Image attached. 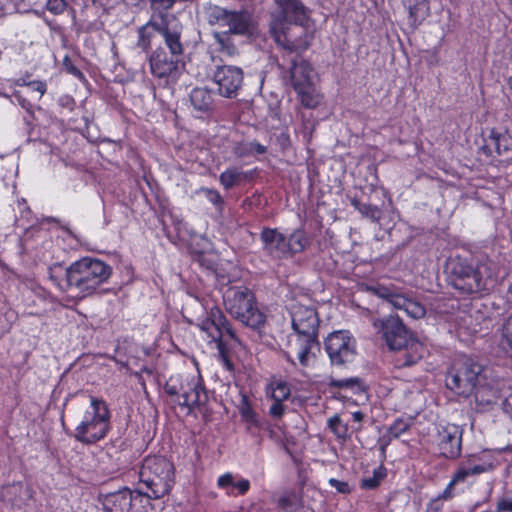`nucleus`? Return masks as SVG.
Returning <instances> with one entry per match:
<instances>
[{"label":"nucleus","instance_id":"f257e3e1","mask_svg":"<svg viewBox=\"0 0 512 512\" xmlns=\"http://www.w3.org/2000/svg\"><path fill=\"white\" fill-rule=\"evenodd\" d=\"M448 284L460 295L481 298L489 295L498 283L493 262L455 255L446 262Z\"/></svg>","mask_w":512,"mask_h":512},{"label":"nucleus","instance_id":"f03ea898","mask_svg":"<svg viewBox=\"0 0 512 512\" xmlns=\"http://www.w3.org/2000/svg\"><path fill=\"white\" fill-rule=\"evenodd\" d=\"M112 273L109 264L94 257H83L67 268L61 264L49 268V278L60 291L75 288L82 297L92 295Z\"/></svg>","mask_w":512,"mask_h":512},{"label":"nucleus","instance_id":"7ed1b4c3","mask_svg":"<svg viewBox=\"0 0 512 512\" xmlns=\"http://www.w3.org/2000/svg\"><path fill=\"white\" fill-rule=\"evenodd\" d=\"M319 324L317 310L312 306L294 305L292 310V328L294 334L288 337L284 358L292 366L302 368L310 366L315 359L313 349L319 350Z\"/></svg>","mask_w":512,"mask_h":512},{"label":"nucleus","instance_id":"20e7f679","mask_svg":"<svg viewBox=\"0 0 512 512\" xmlns=\"http://www.w3.org/2000/svg\"><path fill=\"white\" fill-rule=\"evenodd\" d=\"M373 326L390 350L403 351L397 358L399 367H410L423 357L424 345L405 326L398 316L376 319Z\"/></svg>","mask_w":512,"mask_h":512},{"label":"nucleus","instance_id":"39448f33","mask_svg":"<svg viewBox=\"0 0 512 512\" xmlns=\"http://www.w3.org/2000/svg\"><path fill=\"white\" fill-rule=\"evenodd\" d=\"M164 391L169 396L171 404L185 411L186 415L208 411L210 392L200 374L172 375L166 381Z\"/></svg>","mask_w":512,"mask_h":512},{"label":"nucleus","instance_id":"423d86ee","mask_svg":"<svg viewBox=\"0 0 512 512\" xmlns=\"http://www.w3.org/2000/svg\"><path fill=\"white\" fill-rule=\"evenodd\" d=\"M198 327L207 335L210 343L216 344L218 357L223 366L228 371L234 370L231 353L233 344H240V340L224 311L216 305L206 309Z\"/></svg>","mask_w":512,"mask_h":512},{"label":"nucleus","instance_id":"0eeeda50","mask_svg":"<svg viewBox=\"0 0 512 512\" xmlns=\"http://www.w3.org/2000/svg\"><path fill=\"white\" fill-rule=\"evenodd\" d=\"M111 418L108 403L102 397L89 395V407L71 436L83 445H94L111 431Z\"/></svg>","mask_w":512,"mask_h":512},{"label":"nucleus","instance_id":"6e6552de","mask_svg":"<svg viewBox=\"0 0 512 512\" xmlns=\"http://www.w3.org/2000/svg\"><path fill=\"white\" fill-rule=\"evenodd\" d=\"M174 475V465L165 456L148 455L143 459L139 483L146 487L144 495L148 497V503L170 493L174 485Z\"/></svg>","mask_w":512,"mask_h":512},{"label":"nucleus","instance_id":"1a4fd4ad","mask_svg":"<svg viewBox=\"0 0 512 512\" xmlns=\"http://www.w3.org/2000/svg\"><path fill=\"white\" fill-rule=\"evenodd\" d=\"M226 311L245 326L260 331L266 315L259 309L254 292L244 285L229 286L223 294Z\"/></svg>","mask_w":512,"mask_h":512},{"label":"nucleus","instance_id":"9d476101","mask_svg":"<svg viewBox=\"0 0 512 512\" xmlns=\"http://www.w3.org/2000/svg\"><path fill=\"white\" fill-rule=\"evenodd\" d=\"M483 371L484 367L472 358L457 359L447 372L446 386L460 396L469 397L474 395L477 402L483 401L480 399L485 391V385L482 382L486 378Z\"/></svg>","mask_w":512,"mask_h":512},{"label":"nucleus","instance_id":"9b49d317","mask_svg":"<svg viewBox=\"0 0 512 512\" xmlns=\"http://www.w3.org/2000/svg\"><path fill=\"white\" fill-rule=\"evenodd\" d=\"M260 240L264 253L276 261L293 258L311 244V239L303 228L294 229L286 236L277 228L263 227Z\"/></svg>","mask_w":512,"mask_h":512},{"label":"nucleus","instance_id":"f8f14e48","mask_svg":"<svg viewBox=\"0 0 512 512\" xmlns=\"http://www.w3.org/2000/svg\"><path fill=\"white\" fill-rule=\"evenodd\" d=\"M290 83L300 104L306 109L317 108L323 95L314 81V68L308 60L296 56L290 67Z\"/></svg>","mask_w":512,"mask_h":512},{"label":"nucleus","instance_id":"ddd939ff","mask_svg":"<svg viewBox=\"0 0 512 512\" xmlns=\"http://www.w3.org/2000/svg\"><path fill=\"white\" fill-rule=\"evenodd\" d=\"M99 502L104 512H149L152 509L143 490H132L126 486L114 492L101 493Z\"/></svg>","mask_w":512,"mask_h":512},{"label":"nucleus","instance_id":"4468645a","mask_svg":"<svg viewBox=\"0 0 512 512\" xmlns=\"http://www.w3.org/2000/svg\"><path fill=\"white\" fill-rule=\"evenodd\" d=\"M475 458L478 457L476 455H470L467 460L458 463L450 477V481L441 492L442 498L452 500L455 496L464 493L472 486L473 481L470 480L472 477L494 469L493 462L475 464L473 463Z\"/></svg>","mask_w":512,"mask_h":512},{"label":"nucleus","instance_id":"2eb2a0df","mask_svg":"<svg viewBox=\"0 0 512 512\" xmlns=\"http://www.w3.org/2000/svg\"><path fill=\"white\" fill-rule=\"evenodd\" d=\"M210 18L212 23L227 26L228 30L225 32L230 35L251 38L257 31V22L253 14L247 10H228L215 6Z\"/></svg>","mask_w":512,"mask_h":512},{"label":"nucleus","instance_id":"dca6fc26","mask_svg":"<svg viewBox=\"0 0 512 512\" xmlns=\"http://www.w3.org/2000/svg\"><path fill=\"white\" fill-rule=\"evenodd\" d=\"M270 33L279 46L291 53H296V56L305 52L310 46L308 33L304 24L272 21Z\"/></svg>","mask_w":512,"mask_h":512},{"label":"nucleus","instance_id":"f3484780","mask_svg":"<svg viewBox=\"0 0 512 512\" xmlns=\"http://www.w3.org/2000/svg\"><path fill=\"white\" fill-rule=\"evenodd\" d=\"M325 350L333 365L351 363L356 356V340L348 331H335L325 340Z\"/></svg>","mask_w":512,"mask_h":512},{"label":"nucleus","instance_id":"a211bd4d","mask_svg":"<svg viewBox=\"0 0 512 512\" xmlns=\"http://www.w3.org/2000/svg\"><path fill=\"white\" fill-rule=\"evenodd\" d=\"M479 150L486 157L492 159L504 157V160L508 161L512 159V135L508 130L487 129L482 132V143Z\"/></svg>","mask_w":512,"mask_h":512},{"label":"nucleus","instance_id":"6ab92c4d","mask_svg":"<svg viewBox=\"0 0 512 512\" xmlns=\"http://www.w3.org/2000/svg\"><path fill=\"white\" fill-rule=\"evenodd\" d=\"M214 81L221 96L234 98L243 83V70L237 66H219L214 72Z\"/></svg>","mask_w":512,"mask_h":512},{"label":"nucleus","instance_id":"aec40b11","mask_svg":"<svg viewBox=\"0 0 512 512\" xmlns=\"http://www.w3.org/2000/svg\"><path fill=\"white\" fill-rule=\"evenodd\" d=\"M462 429L456 424L448 423L438 431V449L446 458L455 460L462 453Z\"/></svg>","mask_w":512,"mask_h":512},{"label":"nucleus","instance_id":"412c9836","mask_svg":"<svg viewBox=\"0 0 512 512\" xmlns=\"http://www.w3.org/2000/svg\"><path fill=\"white\" fill-rule=\"evenodd\" d=\"M149 64L153 76L165 78L178 69L179 59L174 55H168L162 47H158L151 53Z\"/></svg>","mask_w":512,"mask_h":512},{"label":"nucleus","instance_id":"4be33fe9","mask_svg":"<svg viewBox=\"0 0 512 512\" xmlns=\"http://www.w3.org/2000/svg\"><path fill=\"white\" fill-rule=\"evenodd\" d=\"M280 8L281 14L273 21H286L291 24H305L307 14L305 6L300 0H274Z\"/></svg>","mask_w":512,"mask_h":512},{"label":"nucleus","instance_id":"5701e85b","mask_svg":"<svg viewBox=\"0 0 512 512\" xmlns=\"http://www.w3.org/2000/svg\"><path fill=\"white\" fill-rule=\"evenodd\" d=\"M240 416L246 424L247 431L256 436L267 426V422L260 419L259 415L253 409L249 396L241 393V400L238 406Z\"/></svg>","mask_w":512,"mask_h":512},{"label":"nucleus","instance_id":"b1692460","mask_svg":"<svg viewBox=\"0 0 512 512\" xmlns=\"http://www.w3.org/2000/svg\"><path fill=\"white\" fill-rule=\"evenodd\" d=\"M217 487L225 490L227 496H244L250 490V481L246 478H240L235 481L234 476L230 472L220 475L217 479Z\"/></svg>","mask_w":512,"mask_h":512},{"label":"nucleus","instance_id":"393cba45","mask_svg":"<svg viewBox=\"0 0 512 512\" xmlns=\"http://www.w3.org/2000/svg\"><path fill=\"white\" fill-rule=\"evenodd\" d=\"M252 178V171H243L239 167L231 166L219 175V182L225 190H230L242 183L251 181Z\"/></svg>","mask_w":512,"mask_h":512},{"label":"nucleus","instance_id":"a878e982","mask_svg":"<svg viewBox=\"0 0 512 512\" xmlns=\"http://www.w3.org/2000/svg\"><path fill=\"white\" fill-rule=\"evenodd\" d=\"M413 425V418L411 417H398L393 423L387 428L386 432L380 438L381 449L384 451L385 448L391 443L392 440L398 439L400 436L405 434Z\"/></svg>","mask_w":512,"mask_h":512},{"label":"nucleus","instance_id":"bb28decb","mask_svg":"<svg viewBox=\"0 0 512 512\" xmlns=\"http://www.w3.org/2000/svg\"><path fill=\"white\" fill-rule=\"evenodd\" d=\"M232 152L237 158L244 159L265 154L267 147L257 140H241L234 143Z\"/></svg>","mask_w":512,"mask_h":512},{"label":"nucleus","instance_id":"cd10ccee","mask_svg":"<svg viewBox=\"0 0 512 512\" xmlns=\"http://www.w3.org/2000/svg\"><path fill=\"white\" fill-rule=\"evenodd\" d=\"M161 26L153 20H149L144 25L140 26L137 30V42L136 46L141 49L143 52H148L151 48L152 39L155 37V34L158 33L161 35Z\"/></svg>","mask_w":512,"mask_h":512},{"label":"nucleus","instance_id":"c85d7f7f","mask_svg":"<svg viewBox=\"0 0 512 512\" xmlns=\"http://www.w3.org/2000/svg\"><path fill=\"white\" fill-rule=\"evenodd\" d=\"M190 101L194 109L209 113L213 110V95L207 88L196 87L190 93Z\"/></svg>","mask_w":512,"mask_h":512},{"label":"nucleus","instance_id":"c756f323","mask_svg":"<svg viewBox=\"0 0 512 512\" xmlns=\"http://www.w3.org/2000/svg\"><path fill=\"white\" fill-rule=\"evenodd\" d=\"M277 507L283 512H299L303 506V497L301 491H285L277 499Z\"/></svg>","mask_w":512,"mask_h":512},{"label":"nucleus","instance_id":"7c9ffc66","mask_svg":"<svg viewBox=\"0 0 512 512\" xmlns=\"http://www.w3.org/2000/svg\"><path fill=\"white\" fill-rule=\"evenodd\" d=\"M430 15V4L427 0H415L408 7V19L413 29L418 28Z\"/></svg>","mask_w":512,"mask_h":512},{"label":"nucleus","instance_id":"2f4dec72","mask_svg":"<svg viewBox=\"0 0 512 512\" xmlns=\"http://www.w3.org/2000/svg\"><path fill=\"white\" fill-rule=\"evenodd\" d=\"M394 308L403 310L408 316L414 319H419L426 313L423 305L413 299L405 297L403 294L396 297V304Z\"/></svg>","mask_w":512,"mask_h":512},{"label":"nucleus","instance_id":"473e14b6","mask_svg":"<svg viewBox=\"0 0 512 512\" xmlns=\"http://www.w3.org/2000/svg\"><path fill=\"white\" fill-rule=\"evenodd\" d=\"M161 36L164 38L165 44L170 50V54L179 58L183 53L180 33L177 31H171L168 24L164 22L161 26Z\"/></svg>","mask_w":512,"mask_h":512},{"label":"nucleus","instance_id":"72a5a7b5","mask_svg":"<svg viewBox=\"0 0 512 512\" xmlns=\"http://www.w3.org/2000/svg\"><path fill=\"white\" fill-rule=\"evenodd\" d=\"M350 204L355 210H357L363 217L370 219L374 223H379L383 212L382 210L372 204L362 203L358 198L354 197L350 199Z\"/></svg>","mask_w":512,"mask_h":512},{"label":"nucleus","instance_id":"f704fd0d","mask_svg":"<svg viewBox=\"0 0 512 512\" xmlns=\"http://www.w3.org/2000/svg\"><path fill=\"white\" fill-rule=\"evenodd\" d=\"M387 476V468L383 464H380L373 470L372 476L364 477L361 479L360 487L364 490L377 489Z\"/></svg>","mask_w":512,"mask_h":512},{"label":"nucleus","instance_id":"c9c22d12","mask_svg":"<svg viewBox=\"0 0 512 512\" xmlns=\"http://www.w3.org/2000/svg\"><path fill=\"white\" fill-rule=\"evenodd\" d=\"M329 386L344 390H351L354 394H360L364 390L363 381L357 377L331 379Z\"/></svg>","mask_w":512,"mask_h":512},{"label":"nucleus","instance_id":"e433bc0d","mask_svg":"<svg viewBox=\"0 0 512 512\" xmlns=\"http://www.w3.org/2000/svg\"><path fill=\"white\" fill-rule=\"evenodd\" d=\"M57 104L59 106V113L68 117L69 122H76V118L72 116L78 109L76 101L73 96L63 94L58 98Z\"/></svg>","mask_w":512,"mask_h":512},{"label":"nucleus","instance_id":"4c0bfd02","mask_svg":"<svg viewBox=\"0 0 512 512\" xmlns=\"http://www.w3.org/2000/svg\"><path fill=\"white\" fill-rule=\"evenodd\" d=\"M327 426L338 439L347 440L351 437L348 424L337 414L328 419Z\"/></svg>","mask_w":512,"mask_h":512},{"label":"nucleus","instance_id":"58836bf2","mask_svg":"<svg viewBox=\"0 0 512 512\" xmlns=\"http://www.w3.org/2000/svg\"><path fill=\"white\" fill-rule=\"evenodd\" d=\"M230 36V34L224 31L215 32L213 34L216 43L219 45L220 51L228 56H234L237 53V47Z\"/></svg>","mask_w":512,"mask_h":512},{"label":"nucleus","instance_id":"ea45409f","mask_svg":"<svg viewBox=\"0 0 512 512\" xmlns=\"http://www.w3.org/2000/svg\"><path fill=\"white\" fill-rule=\"evenodd\" d=\"M366 290L377 297L386 300L388 303L392 304L393 307H395L396 304V297L400 296V293H397L393 289L383 285L366 286Z\"/></svg>","mask_w":512,"mask_h":512},{"label":"nucleus","instance_id":"a19ab883","mask_svg":"<svg viewBox=\"0 0 512 512\" xmlns=\"http://www.w3.org/2000/svg\"><path fill=\"white\" fill-rule=\"evenodd\" d=\"M271 398L273 400L285 401L291 395V389L286 381L278 380L272 382L271 385Z\"/></svg>","mask_w":512,"mask_h":512},{"label":"nucleus","instance_id":"79ce46f5","mask_svg":"<svg viewBox=\"0 0 512 512\" xmlns=\"http://www.w3.org/2000/svg\"><path fill=\"white\" fill-rule=\"evenodd\" d=\"M501 346L512 357V314L502 326Z\"/></svg>","mask_w":512,"mask_h":512},{"label":"nucleus","instance_id":"37998d69","mask_svg":"<svg viewBox=\"0 0 512 512\" xmlns=\"http://www.w3.org/2000/svg\"><path fill=\"white\" fill-rule=\"evenodd\" d=\"M205 196V198L214 205V207L218 211H222L224 209L225 201L220 192L214 188L202 187L200 189Z\"/></svg>","mask_w":512,"mask_h":512},{"label":"nucleus","instance_id":"c03bdc74","mask_svg":"<svg viewBox=\"0 0 512 512\" xmlns=\"http://www.w3.org/2000/svg\"><path fill=\"white\" fill-rule=\"evenodd\" d=\"M63 65L67 73L71 74L82 82L86 81L84 73L73 63V61L68 56L63 59Z\"/></svg>","mask_w":512,"mask_h":512},{"label":"nucleus","instance_id":"a18cd8bd","mask_svg":"<svg viewBox=\"0 0 512 512\" xmlns=\"http://www.w3.org/2000/svg\"><path fill=\"white\" fill-rule=\"evenodd\" d=\"M67 8L65 0H47L46 9L54 15L62 14Z\"/></svg>","mask_w":512,"mask_h":512},{"label":"nucleus","instance_id":"49530a36","mask_svg":"<svg viewBox=\"0 0 512 512\" xmlns=\"http://www.w3.org/2000/svg\"><path fill=\"white\" fill-rule=\"evenodd\" d=\"M328 483L331 487L335 488L337 492L341 494H350L351 493V487L348 482L338 480L336 478H330L328 480Z\"/></svg>","mask_w":512,"mask_h":512},{"label":"nucleus","instance_id":"de8ad7c7","mask_svg":"<svg viewBox=\"0 0 512 512\" xmlns=\"http://www.w3.org/2000/svg\"><path fill=\"white\" fill-rule=\"evenodd\" d=\"M446 501L444 498L441 497V493L430 500V502L427 504L425 512H441L443 510V502Z\"/></svg>","mask_w":512,"mask_h":512},{"label":"nucleus","instance_id":"09e8293b","mask_svg":"<svg viewBox=\"0 0 512 512\" xmlns=\"http://www.w3.org/2000/svg\"><path fill=\"white\" fill-rule=\"evenodd\" d=\"M284 401L273 400L269 408V414L274 418H281L285 413Z\"/></svg>","mask_w":512,"mask_h":512},{"label":"nucleus","instance_id":"8fccbe9b","mask_svg":"<svg viewBox=\"0 0 512 512\" xmlns=\"http://www.w3.org/2000/svg\"><path fill=\"white\" fill-rule=\"evenodd\" d=\"M28 88L38 92L40 94L39 98H41L47 91V84L45 81L32 80L31 83H28Z\"/></svg>","mask_w":512,"mask_h":512},{"label":"nucleus","instance_id":"3c124183","mask_svg":"<svg viewBox=\"0 0 512 512\" xmlns=\"http://www.w3.org/2000/svg\"><path fill=\"white\" fill-rule=\"evenodd\" d=\"M13 97L16 99L18 104L26 111L31 112L33 110V104L29 100H27L20 91H15L13 93Z\"/></svg>","mask_w":512,"mask_h":512},{"label":"nucleus","instance_id":"603ef678","mask_svg":"<svg viewBox=\"0 0 512 512\" xmlns=\"http://www.w3.org/2000/svg\"><path fill=\"white\" fill-rule=\"evenodd\" d=\"M497 512H512V498H502L497 502Z\"/></svg>","mask_w":512,"mask_h":512},{"label":"nucleus","instance_id":"864d4df0","mask_svg":"<svg viewBox=\"0 0 512 512\" xmlns=\"http://www.w3.org/2000/svg\"><path fill=\"white\" fill-rule=\"evenodd\" d=\"M354 422L358 423V426L354 429L356 432H360L363 429L362 422L366 418V414L360 410L351 413Z\"/></svg>","mask_w":512,"mask_h":512},{"label":"nucleus","instance_id":"5fc2aeb1","mask_svg":"<svg viewBox=\"0 0 512 512\" xmlns=\"http://www.w3.org/2000/svg\"><path fill=\"white\" fill-rule=\"evenodd\" d=\"M152 6L157 5L158 8H163L164 10H169L175 4V0H150Z\"/></svg>","mask_w":512,"mask_h":512},{"label":"nucleus","instance_id":"6e6d98bb","mask_svg":"<svg viewBox=\"0 0 512 512\" xmlns=\"http://www.w3.org/2000/svg\"><path fill=\"white\" fill-rule=\"evenodd\" d=\"M217 281L221 286H228L230 285L234 280L229 275L221 274L220 272H217Z\"/></svg>","mask_w":512,"mask_h":512},{"label":"nucleus","instance_id":"4d7b16f0","mask_svg":"<svg viewBox=\"0 0 512 512\" xmlns=\"http://www.w3.org/2000/svg\"><path fill=\"white\" fill-rule=\"evenodd\" d=\"M503 410L512 417V393L504 400Z\"/></svg>","mask_w":512,"mask_h":512},{"label":"nucleus","instance_id":"13d9d810","mask_svg":"<svg viewBox=\"0 0 512 512\" xmlns=\"http://www.w3.org/2000/svg\"><path fill=\"white\" fill-rule=\"evenodd\" d=\"M28 83H31V81L28 80V76L27 77H20L18 79L15 80V85L16 86H27L28 87Z\"/></svg>","mask_w":512,"mask_h":512},{"label":"nucleus","instance_id":"bf43d9fd","mask_svg":"<svg viewBox=\"0 0 512 512\" xmlns=\"http://www.w3.org/2000/svg\"><path fill=\"white\" fill-rule=\"evenodd\" d=\"M44 21H45V23H46V25H47L48 27H50L51 29H55V28H54V21H53V20H49V19H47V18H44Z\"/></svg>","mask_w":512,"mask_h":512},{"label":"nucleus","instance_id":"052dcab7","mask_svg":"<svg viewBox=\"0 0 512 512\" xmlns=\"http://www.w3.org/2000/svg\"><path fill=\"white\" fill-rule=\"evenodd\" d=\"M507 82H508L509 89H510V91H511V93H512V76H511V77H509V79H508V81H507Z\"/></svg>","mask_w":512,"mask_h":512},{"label":"nucleus","instance_id":"680f3d73","mask_svg":"<svg viewBox=\"0 0 512 512\" xmlns=\"http://www.w3.org/2000/svg\"><path fill=\"white\" fill-rule=\"evenodd\" d=\"M285 451H286L289 455L293 456L292 452L290 451V449H289L288 447H285Z\"/></svg>","mask_w":512,"mask_h":512},{"label":"nucleus","instance_id":"e2e57ef3","mask_svg":"<svg viewBox=\"0 0 512 512\" xmlns=\"http://www.w3.org/2000/svg\"><path fill=\"white\" fill-rule=\"evenodd\" d=\"M91 2H92L93 4H95V3L97 2V0H91Z\"/></svg>","mask_w":512,"mask_h":512}]
</instances>
